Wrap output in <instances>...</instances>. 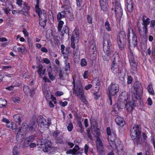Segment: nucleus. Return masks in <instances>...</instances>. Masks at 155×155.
Instances as JSON below:
<instances>
[{"label": "nucleus", "instance_id": "obj_1", "mask_svg": "<svg viewBox=\"0 0 155 155\" xmlns=\"http://www.w3.org/2000/svg\"><path fill=\"white\" fill-rule=\"evenodd\" d=\"M141 128L139 125H133L130 130V135L134 143L136 144H141L142 143V138L140 137L141 134Z\"/></svg>", "mask_w": 155, "mask_h": 155}, {"label": "nucleus", "instance_id": "obj_2", "mask_svg": "<svg viewBox=\"0 0 155 155\" xmlns=\"http://www.w3.org/2000/svg\"><path fill=\"white\" fill-rule=\"evenodd\" d=\"M133 90H132V96L136 99L139 100L142 97L143 93V88L142 85L138 81H135L134 84Z\"/></svg>", "mask_w": 155, "mask_h": 155}, {"label": "nucleus", "instance_id": "obj_3", "mask_svg": "<svg viewBox=\"0 0 155 155\" xmlns=\"http://www.w3.org/2000/svg\"><path fill=\"white\" fill-rule=\"evenodd\" d=\"M142 25L143 26V31L146 35L148 32V25L150 23V27L154 28L155 27V20H153L150 21L149 18L143 15L142 18Z\"/></svg>", "mask_w": 155, "mask_h": 155}, {"label": "nucleus", "instance_id": "obj_4", "mask_svg": "<svg viewBox=\"0 0 155 155\" xmlns=\"http://www.w3.org/2000/svg\"><path fill=\"white\" fill-rule=\"evenodd\" d=\"M36 11L39 16V25L44 28L46 25L47 21L46 12L44 10H41L40 8H37Z\"/></svg>", "mask_w": 155, "mask_h": 155}, {"label": "nucleus", "instance_id": "obj_5", "mask_svg": "<svg viewBox=\"0 0 155 155\" xmlns=\"http://www.w3.org/2000/svg\"><path fill=\"white\" fill-rule=\"evenodd\" d=\"M128 98V94L127 92H123L120 94L118 101V105L120 108L123 109L125 108Z\"/></svg>", "mask_w": 155, "mask_h": 155}, {"label": "nucleus", "instance_id": "obj_6", "mask_svg": "<svg viewBox=\"0 0 155 155\" xmlns=\"http://www.w3.org/2000/svg\"><path fill=\"white\" fill-rule=\"evenodd\" d=\"M117 40L118 46L120 49L122 50L126 43V34L124 31L120 32L118 34Z\"/></svg>", "mask_w": 155, "mask_h": 155}, {"label": "nucleus", "instance_id": "obj_7", "mask_svg": "<svg viewBox=\"0 0 155 155\" xmlns=\"http://www.w3.org/2000/svg\"><path fill=\"white\" fill-rule=\"evenodd\" d=\"M28 124L26 123H23L22 127L18 130L16 135L17 141H22L24 135L27 133Z\"/></svg>", "mask_w": 155, "mask_h": 155}, {"label": "nucleus", "instance_id": "obj_8", "mask_svg": "<svg viewBox=\"0 0 155 155\" xmlns=\"http://www.w3.org/2000/svg\"><path fill=\"white\" fill-rule=\"evenodd\" d=\"M103 48L104 51L113 52L112 50V43L108 35H105L104 38Z\"/></svg>", "mask_w": 155, "mask_h": 155}, {"label": "nucleus", "instance_id": "obj_9", "mask_svg": "<svg viewBox=\"0 0 155 155\" xmlns=\"http://www.w3.org/2000/svg\"><path fill=\"white\" fill-rule=\"evenodd\" d=\"M73 81L72 83L73 84V93L75 96H78L84 94V92L82 85L80 84H77L76 83V87H75V82L74 79L73 77Z\"/></svg>", "mask_w": 155, "mask_h": 155}, {"label": "nucleus", "instance_id": "obj_10", "mask_svg": "<svg viewBox=\"0 0 155 155\" xmlns=\"http://www.w3.org/2000/svg\"><path fill=\"white\" fill-rule=\"evenodd\" d=\"M115 5L114 8L116 17L117 18H120L123 15V11L120 0H115Z\"/></svg>", "mask_w": 155, "mask_h": 155}, {"label": "nucleus", "instance_id": "obj_11", "mask_svg": "<svg viewBox=\"0 0 155 155\" xmlns=\"http://www.w3.org/2000/svg\"><path fill=\"white\" fill-rule=\"evenodd\" d=\"M43 140H41V143L40 144L42 147H43V150L44 152H48V153H51L54 151V148L52 146L51 144L48 142L44 143H43Z\"/></svg>", "mask_w": 155, "mask_h": 155}, {"label": "nucleus", "instance_id": "obj_12", "mask_svg": "<svg viewBox=\"0 0 155 155\" xmlns=\"http://www.w3.org/2000/svg\"><path fill=\"white\" fill-rule=\"evenodd\" d=\"M109 95L114 96L118 92L119 90V85L112 83L109 87Z\"/></svg>", "mask_w": 155, "mask_h": 155}, {"label": "nucleus", "instance_id": "obj_13", "mask_svg": "<svg viewBox=\"0 0 155 155\" xmlns=\"http://www.w3.org/2000/svg\"><path fill=\"white\" fill-rule=\"evenodd\" d=\"M129 62L130 65L132 66V69L134 71H137V64L134 58L133 53L132 51H130L129 55Z\"/></svg>", "mask_w": 155, "mask_h": 155}, {"label": "nucleus", "instance_id": "obj_14", "mask_svg": "<svg viewBox=\"0 0 155 155\" xmlns=\"http://www.w3.org/2000/svg\"><path fill=\"white\" fill-rule=\"evenodd\" d=\"M116 138V135L114 133L112 134L111 136L108 137H107V139L109 141L110 146L114 149L116 147L115 142H114V140Z\"/></svg>", "mask_w": 155, "mask_h": 155}, {"label": "nucleus", "instance_id": "obj_15", "mask_svg": "<svg viewBox=\"0 0 155 155\" xmlns=\"http://www.w3.org/2000/svg\"><path fill=\"white\" fill-rule=\"evenodd\" d=\"M37 127V124L35 121H31L28 125L27 129L28 132L33 133L35 131Z\"/></svg>", "mask_w": 155, "mask_h": 155}, {"label": "nucleus", "instance_id": "obj_16", "mask_svg": "<svg viewBox=\"0 0 155 155\" xmlns=\"http://www.w3.org/2000/svg\"><path fill=\"white\" fill-rule=\"evenodd\" d=\"M120 62L112 61L111 64V70L114 74H116L119 71V65Z\"/></svg>", "mask_w": 155, "mask_h": 155}, {"label": "nucleus", "instance_id": "obj_17", "mask_svg": "<svg viewBox=\"0 0 155 155\" xmlns=\"http://www.w3.org/2000/svg\"><path fill=\"white\" fill-rule=\"evenodd\" d=\"M133 99L129 101L128 104L127 103L126 106V109L128 111H131L133 109V107L134 106H136L135 104V101L134 99H136L134 97H133Z\"/></svg>", "mask_w": 155, "mask_h": 155}, {"label": "nucleus", "instance_id": "obj_18", "mask_svg": "<svg viewBox=\"0 0 155 155\" xmlns=\"http://www.w3.org/2000/svg\"><path fill=\"white\" fill-rule=\"evenodd\" d=\"M133 34L132 39L130 41L129 40L128 42L130 46L135 48L137 45V37L135 34Z\"/></svg>", "mask_w": 155, "mask_h": 155}, {"label": "nucleus", "instance_id": "obj_19", "mask_svg": "<svg viewBox=\"0 0 155 155\" xmlns=\"http://www.w3.org/2000/svg\"><path fill=\"white\" fill-rule=\"evenodd\" d=\"M69 30L68 26L67 25L64 26L61 32V37L62 39L64 38H69Z\"/></svg>", "mask_w": 155, "mask_h": 155}, {"label": "nucleus", "instance_id": "obj_20", "mask_svg": "<svg viewBox=\"0 0 155 155\" xmlns=\"http://www.w3.org/2000/svg\"><path fill=\"white\" fill-rule=\"evenodd\" d=\"M24 6L22 10L20 11V13L24 14L25 15H28L30 9V6L26 3H24Z\"/></svg>", "mask_w": 155, "mask_h": 155}, {"label": "nucleus", "instance_id": "obj_21", "mask_svg": "<svg viewBox=\"0 0 155 155\" xmlns=\"http://www.w3.org/2000/svg\"><path fill=\"white\" fill-rule=\"evenodd\" d=\"M105 54L102 56V59L104 61L108 62L111 59V54L113 52L109 51H104Z\"/></svg>", "mask_w": 155, "mask_h": 155}, {"label": "nucleus", "instance_id": "obj_22", "mask_svg": "<svg viewBox=\"0 0 155 155\" xmlns=\"http://www.w3.org/2000/svg\"><path fill=\"white\" fill-rule=\"evenodd\" d=\"M13 49L14 51L17 52H20L22 54H25L26 51L25 48L24 46L20 47L17 46H15L14 47Z\"/></svg>", "mask_w": 155, "mask_h": 155}, {"label": "nucleus", "instance_id": "obj_23", "mask_svg": "<svg viewBox=\"0 0 155 155\" xmlns=\"http://www.w3.org/2000/svg\"><path fill=\"white\" fill-rule=\"evenodd\" d=\"M127 6L128 11L130 13L132 12L134 7L131 0H127Z\"/></svg>", "mask_w": 155, "mask_h": 155}, {"label": "nucleus", "instance_id": "obj_24", "mask_svg": "<svg viewBox=\"0 0 155 155\" xmlns=\"http://www.w3.org/2000/svg\"><path fill=\"white\" fill-rule=\"evenodd\" d=\"M13 118L15 121L17 122L19 125L21 124V123L23 119L21 115L19 114L15 115L14 116Z\"/></svg>", "mask_w": 155, "mask_h": 155}, {"label": "nucleus", "instance_id": "obj_25", "mask_svg": "<svg viewBox=\"0 0 155 155\" xmlns=\"http://www.w3.org/2000/svg\"><path fill=\"white\" fill-rule=\"evenodd\" d=\"M115 121L117 124L121 126H123L124 124V119L121 117H117L115 119Z\"/></svg>", "mask_w": 155, "mask_h": 155}, {"label": "nucleus", "instance_id": "obj_26", "mask_svg": "<svg viewBox=\"0 0 155 155\" xmlns=\"http://www.w3.org/2000/svg\"><path fill=\"white\" fill-rule=\"evenodd\" d=\"M107 2H100L101 9L104 12L107 11L108 9V4Z\"/></svg>", "mask_w": 155, "mask_h": 155}, {"label": "nucleus", "instance_id": "obj_27", "mask_svg": "<svg viewBox=\"0 0 155 155\" xmlns=\"http://www.w3.org/2000/svg\"><path fill=\"white\" fill-rule=\"evenodd\" d=\"M66 16L68 17V16L66 15L63 11L61 12H58L57 15V20L58 21H61L62 18H65Z\"/></svg>", "mask_w": 155, "mask_h": 155}, {"label": "nucleus", "instance_id": "obj_28", "mask_svg": "<svg viewBox=\"0 0 155 155\" xmlns=\"http://www.w3.org/2000/svg\"><path fill=\"white\" fill-rule=\"evenodd\" d=\"M42 123L40 125V126L41 127H47L50 125V123L47 122L45 118L42 119Z\"/></svg>", "mask_w": 155, "mask_h": 155}, {"label": "nucleus", "instance_id": "obj_29", "mask_svg": "<svg viewBox=\"0 0 155 155\" xmlns=\"http://www.w3.org/2000/svg\"><path fill=\"white\" fill-rule=\"evenodd\" d=\"M96 146L97 149L104 147L101 140L98 138L97 139Z\"/></svg>", "mask_w": 155, "mask_h": 155}, {"label": "nucleus", "instance_id": "obj_30", "mask_svg": "<svg viewBox=\"0 0 155 155\" xmlns=\"http://www.w3.org/2000/svg\"><path fill=\"white\" fill-rule=\"evenodd\" d=\"M113 60L112 61L119 62V56L117 53L115 52L113 56Z\"/></svg>", "mask_w": 155, "mask_h": 155}, {"label": "nucleus", "instance_id": "obj_31", "mask_svg": "<svg viewBox=\"0 0 155 155\" xmlns=\"http://www.w3.org/2000/svg\"><path fill=\"white\" fill-rule=\"evenodd\" d=\"M64 9V10L63 11V12H64V13L66 15H67V14H69V13L71 12V6L65 7H63Z\"/></svg>", "mask_w": 155, "mask_h": 155}, {"label": "nucleus", "instance_id": "obj_32", "mask_svg": "<svg viewBox=\"0 0 155 155\" xmlns=\"http://www.w3.org/2000/svg\"><path fill=\"white\" fill-rule=\"evenodd\" d=\"M58 21L59 22L58 26V31L61 32L63 27V25L64 24V22L62 21Z\"/></svg>", "mask_w": 155, "mask_h": 155}, {"label": "nucleus", "instance_id": "obj_33", "mask_svg": "<svg viewBox=\"0 0 155 155\" xmlns=\"http://www.w3.org/2000/svg\"><path fill=\"white\" fill-rule=\"evenodd\" d=\"M104 26L106 29L108 31H111V28L110 27V24L108 21H106L105 23Z\"/></svg>", "mask_w": 155, "mask_h": 155}, {"label": "nucleus", "instance_id": "obj_34", "mask_svg": "<svg viewBox=\"0 0 155 155\" xmlns=\"http://www.w3.org/2000/svg\"><path fill=\"white\" fill-rule=\"evenodd\" d=\"M117 73H118V76L120 80L122 82H124V81L125 74H121V71H119V72Z\"/></svg>", "mask_w": 155, "mask_h": 155}, {"label": "nucleus", "instance_id": "obj_35", "mask_svg": "<svg viewBox=\"0 0 155 155\" xmlns=\"http://www.w3.org/2000/svg\"><path fill=\"white\" fill-rule=\"evenodd\" d=\"M73 54L74 57L75 58H76L77 57H78L79 56L80 54L78 48H76V49L74 50Z\"/></svg>", "mask_w": 155, "mask_h": 155}, {"label": "nucleus", "instance_id": "obj_36", "mask_svg": "<svg viewBox=\"0 0 155 155\" xmlns=\"http://www.w3.org/2000/svg\"><path fill=\"white\" fill-rule=\"evenodd\" d=\"M87 22L89 24H91L92 23V18L91 15H87Z\"/></svg>", "mask_w": 155, "mask_h": 155}, {"label": "nucleus", "instance_id": "obj_37", "mask_svg": "<svg viewBox=\"0 0 155 155\" xmlns=\"http://www.w3.org/2000/svg\"><path fill=\"white\" fill-rule=\"evenodd\" d=\"M44 118L42 116H39L37 117V120L38 125L39 126L40 124L42 123L41 121H42V119Z\"/></svg>", "mask_w": 155, "mask_h": 155}, {"label": "nucleus", "instance_id": "obj_38", "mask_svg": "<svg viewBox=\"0 0 155 155\" xmlns=\"http://www.w3.org/2000/svg\"><path fill=\"white\" fill-rule=\"evenodd\" d=\"M12 152L13 153V155H19L18 151V147L17 146H14Z\"/></svg>", "mask_w": 155, "mask_h": 155}, {"label": "nucleus", "instance_id": "obj_39", "mask_svg": "<svg viewBox=\"0 0 155 155\" xmlns=\"http://www.w3.org/2000/svg\"><path fill=\"white\" fill-rule=\"evenodd\" d=\"M147 89L150 93L152 95L154 94V91L151 86L149 85L147 87Z\"/></svg>", "mask_w": 155, "mask_h": 155}, {"label": "nucleus", "instance_id": "obj_40", "mask_svg": "<svg viewBox=\"0 0 155 155\" xmlns=\"http://www.w3.org/2000/svg\"><path fill=\"white\" fill-rule=\"evenodd\" d=\"M26 138L27 139V140H28V142L30 143L33 142L35 139L34 136L33 135L29 136Z\"/></svg>", "mask_w": 155, "mask_h": 155}, {"label": "nucleus", "instance_id": "obj_41", "mask_svg": "<svg viewBox=\"0 0 155 155\" xmlns=\"http://www.w3.org/2000/svg\"><path fill=\"white\" fill-rule=\"evenodd\" d=\"M79 35L78 31L77 29H74L73 32V35L74 38H76L77 39H78V37L77 36Z\"/></svg>", "mask_w": 155, "mask_h": 155}, {"label": "nucleus", "instance_id": "obj_42", "mask_svg": "<svg viewBox=\"0 0 155 155\" xmlns=\"http://www.w3.org/2000/svg\"><path fill=\"white\" fill-rule=\"evenodd\" d=\"M95 85L96 87H95L96 88H97V91H99V89L100 87V81L98 79H96V82H95Z\"/></svg>", "mask_w": 155, "mask_h": 155}, {"label": "nucleus", "instance_id": "obj_43", "mask_svg": "<svg viewBox=\"0 0 155 155\" xmlns=\"http://www.w3.org/2000/svg\"><path fill=\"white\" fill-rule=\"evenodd\" d=\"M64 3V5L63 6H62V7H69L70 6V3L69 0H65L63 2Z\"/></svg>", "mask_w": 155, "mask_h": 155}, {"label": "nucleus", "instance_id": "obj_44", "mask_svg": "<svg viewBox=\"0 0 155 155\" xmlns=\"http://www.w3.org/2000/svg\"><path fill=\"white\" fill-rule=\"evenodd\" d=\"M99 153L101 155H104L105 154L104 151V147L97 149Z\"/></svg>", "mask_w": 155, "mask_h": 155}, {"label": "nucleus", "instance_id": "obj_45", "mask_svg": "<svg viewBox=\"0 0 155 155\" xmlns=\"http://www.w3.org/2000/svg\"><path fill=\"white\" fill-rule=\"evenodd\" d=\"M80 99L82 101V102L85 104H86L87 103V101L85 98V97L84 94H83L81 95Z\"/></svg>", "mask_w": 155, "mask_h": 155}, {"label": "nucleus", "instance_id": "obj_46", "mask_svg": "<svg viewBox=\"0 0 155 155\" xmlns=\"http://www.w3.org/2000/svg\"><path fill=\"white\" fill-rule=\"evenodd\" d=\"M30 90L27 86L25 85L24 86L23 91L25 94H28L30 91Z\"/></svg>", "mask_w": 155, "mask_h": 155}, {"label": "nucleus", "instance_id": "obj_47", "mask_svg": "<svg viewBox=\"0 0 155 155\" xmlns=\"http://www.w3.org/2000/svg\"><path fill=\"white\" fill-rule=\"evenodd\" d=\"M81 64L82 66L84 67L87 64L86 60L84 58L81 59Z\"/></svg>", "mask_w": 155, "mask_h": 155}, {"label": "nucleus", "instance_id": "obj_48", "mask_svg": "<svg viewBox=\"0 0 155 155\" xmlns=\"http://www.w3.org/2000/svg\"><path fill=\"white\" fill-rule=\"evenodd\" d=\"M71 47L73 48L74 49L75 48V44L74 42V36H72L71 37Z\"/></svg>", "mask_w": 155, "mask_h": 155}, {"label": "nucleus", "instance_id": "obj_49", "mask_svg": "<svg viewBox=\"0 0 155 155\" xmlns=\"http://www.w3.org/2000/svg\"><path fill=\"white\" fill-rule=\"evenodd\" d=\"M26 138L25 139L24 143L23 145V147H27L28 146H29V143H30L29 142Z\"/></svg>", "mask_w": 155, "mask_h": 155}, {"label": "nucleus", "instance_id": "obj_50", "mask_svg": "<svg viewBox=\"0 0 155 155\" xmlns=\"http://www.w3.org/2000/svg\"><path fill=\"white\" fill-rule=\"evenodd\" d=\"M67 15L68 16V17L66 16V17L68 18H69L70 21H72L73 19V15L71 12L69 13V14H67Z\"/></svg>", "mask_w": 155, "mask_h": 155}, {"label": "nucleus", "instance_id": "obj_51", "mask_svg": "<svg viewBox=\"0 0 155 155\" xmlns=\"http://www.w3.org/2000/svg\"><path fill=\"white\" fill-rule=\"evenodd\" d=\"M66 66L64 67V70L66 71H67L70 69V64L69 63H65Z\"/></svg>", "mask_w": 155, "mask_h": 155}, {"label": "nucleus", "instance_id": "obj_52", "mask_svg": "<svg viewBox=\"0 0 155 155\" xmlns=\"http://www.w3.org/2000/svg\"><path fill=\"white\" fill-rule=\"evenodd\" d=\"M2 101L3 103L4 104H1L0 105V107L1 108H4L5 107L6 103H7V101L5 99L2 100Z\"/></svg>", "mask_w": 155, "mask_h": 155}, {"label": "nucleus", "instance_id": "obj_53", "mask_svg": "<svg viewBox=\"0 0 155 155\" xmlns=\"http://www.w3.org/2000/svg\"><path fill=\"white\" fill-rule=\"evenodd\" d=\"M73 128V125L72 123H70L67 126V129L69 131H71Z\"/></svg>", "mask_w": 155, "mask_h": 155}, {"label": "nucleus", "instance_id": "obj_54", "mask_svg": "<svg viewBox=\"0 0 155 155\" xmlns=\"http://www.w3.org/2000/svg\"><path fill=\"white\" fill-rule=\"evenodd\" d=\"M20 98L18 97H13L12 98V100L15 103H18L20 101Z\"/></svg>", "mask_w": 155, "mask_h": 155}, {"label": "nucleus", "instance_id": "obj_55", "mask_svg": "<svg viewBox=\"0 0 155 155\" xmlns=\"http://www.w3.org/2000/svg\"><path fill=\"white\" fill-rule=\"evenodd\" d=\"M43 67L42 65H40L39 66V69L38 71V72L39 75H41V71L43 69Z\"/></svg>", "mask_w": 155, "mask_h": 155}, {"label": "nucleus", "instance_id": "obj_56", "mask_svg": "<svg viewBox=\"0 0 155 155\" xmlns=\"http://www.w3.org/2000/svg\"><path fill=\"white\" fill-rule=\"evenodd\" d=\"M6 126L8 127L11 128L12 129H15L13 126L12 124L10 123V121H9V122H8Z\"/></svg>", "mask_w": 155, "mask_h": 155}, {"label": "nucleus", "instance_id": "obj_57", "mask_svg": "<svg viewBox=\"0 0 155 155\" xmlns=\"http://www.w3.org/2000/svg\"><path fill=\"white\" fill-rule=\"evenodd\" d=\"M117 148L118 151H123V146L122 145H120L119 146L117 147L116 146V147L114 149Z\"/></svg>", "mask_w": 155, "mask_h": 155}, {"label": "nucleus", "instance_id": "obj_58", "mask_svg": "<svg viewBox=\"0 0 155 155\" xmlns=\"http://www.w3.org/2000/svg\"><path fill=\"white\" fill-rule=\"evenodd\" d=\"M60 132L58 130L54 131L53 134V136L56 138L58 137V135L60 133Z\"/></svg>", "mask_w": 155, "mask_h": 155}, {"label": "nucleus", "instance_id": "obj_59", "mask_svg": "<svg viewBox=\"0 0 155 155\" xmlns=\"http://www.w3.org/2000/svg\"><path fill=\"white\" fill-rule=\"evenodd\" d=\"M63 92L61 91H57L55 93V95L56 96H60L63 95Z\"/></svg>", "mask_w": 155, "mask_h": 155}, {"label": "nucleus", "instance_id": "obj_60", "mask_svg": "<svg viewBox=\"0 0 155 155\" xmlns=\"http://www.w3.org/2000/svg\"><path fill=\"white\" fill-rule=\"evenodd\" d=\"M68 102L67 101H65L64 102L60 101L59 102V104L60 105L63 107H64L67 105L68 104Z\"/></svg>", "mask_w": 155, "mask_h": 155}, {"label": "nucleus", "instance_id": "obj_61", "mask_svg": "<svg viewBox=\"0 0 155 155\" xmlns=\"http://www.w3.org/2000/svg\"><path fill=\"white\" fill-rule=\"evenodd\" d=\"M133 81V79L132 77L130 76H129L127 78V84H130L131 83L132 81Z\"/></svg>", "mask_w": 155, "mask_h": 155}, {"label": "nucleus", "instance_id": "obj_62", "mask_svg": "<svg viewBox=\"0 0 155 155\" xmlns=\"http://www.w3.org/2000/svg\"><path fill=\"white\" fill-rule=\"evenodd\" d=\"M3 10L5 11V13H6L8 15L9 13V12L10 11V8L8 7L3 8Z\"/></svg>", "mask_w": 155, "mask_h": 155}, {"label": "nucleus", "instance_id": "obj_63", "mask_svg": "<svg viewBox=\"0 0 155 155\" xmlns=\"http://www.w3.org/2000/svg\"><path fill=\"white\" fill-rule=\"evenodd\" d=\"M56 142L57 143H61L62 142V139L59 137H57L56 138Z\"/></svg>", "mask_w": 155, "mask_h": 155}, {"label": "nucleus", "instance_id": "obj_64", "mask_svg": "<svg viewBox=\"0 0 155 155\" xmlns=\"http://www.w3.org/2000/svg\"><path fill=\"white\" fill-rule=\"evenodd\" d=\"M152 56L154 59H155V48H153L152 50Z\"/></svg>", "mask_w": 155, "mask_h": 155}]
</instances>
